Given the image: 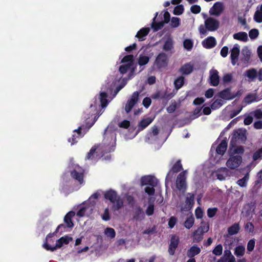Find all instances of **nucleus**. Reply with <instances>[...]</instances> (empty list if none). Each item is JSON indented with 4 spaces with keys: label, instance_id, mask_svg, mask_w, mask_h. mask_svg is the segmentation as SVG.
I'll list each match as a JSON object with an SVG mask.
<instances>
[{
    "label": "nucleus",
    "instance_id": "obj_48",
    "mask_svg": "<svg viewBox=\"0 0 262 262\" xmlns=\"http://www.w3.org/2000/svg\"><path fill=\"white\" fill-rule=\"evenodd\" d=\"M253 19L257 23H262V12L259 10L258 7L257 8Z\"/></svg>",
    "mask_w": 262,
    "mask_h": 262
},
{
    "label": "nucleus",
    "instance_id": "obj_29",
    "mask_svg": "<svg viewBox=\"0 0 262 262\" xmlns=\"http://www.w3.org/2000/svg\"><path fill=\"white\" fill-rule=\"evenodd\" d=\"M75 215L74 211H70L68 212L64 218V223L66 224L68 227H72L74 225L71 221V219Z\"/></svg>",
    "mask_w": 262,
    "mask_h": 262
},
{
    "label": "nucleus",
    "instance_id": "obj_1",
    "mask_svg": "<svg viewBox=\"0 0 262 262\" xmlns=\"http://www.w3.org/2000/svg\"><path fill=\"white\" fill-rule=\"evenodd\" d=\"M106 91L101 92L98 98H95L93 103L90 105V109L93 112L91 115H89L86 118L85 125H82L79 126L77 129H75L72 138L68 139V142L73 145L77 142V139L82 137L88 130L93 125L97 118L96 116L92 117L97 113L98 111L101 107H105L108 102L107 99V94L111 93L114 89L116 82H113L111 84L107 83Z\"/></svg>",
    "mask_w": 262,
    "mask_h": 262
},
{
    "label": "nucleus",
    "instance_id": "obj_5",
    "mask_svg": "<svg viewBox=\"0 0 262 262\" xmlns=\"http://www.w3.org/2000/svg\"><path fill=\"white\" fill-rule=\"evenodd\" d=\"M104 195L105 199L109 200L112 204L114 210H118L123 206V201L115 191L110 190L105 192Z\"/></svg>",
    "mask_w": 262,
    "mask_h": 262
},
{
    "label": "nucleus",
    "instance_id": "obj_10",
    "mask_svg": "<svg viewBox=\"0 0 262 262\" xmlns=\"http://www.w3.org/2000/svg\"><path fill=\"white\" fill-rule=\"evenodd\" d=\"M242 161L243 159L241 156L231 154L226 162V166L230 169H235L239 166Z\"/></svg>",
    "mask_w": 262,
    "mask_h": 262
},
{
    "label": "nucleus",
    "instance_id": "obj_47",
    "mask_svg": "<svg viewBox=\"0 0 262 262\" xmlns=\"http://www.w3.org/2000/svg\"><path fill=\"white\" fill-rule=\"evenodd\" d=\"M244 151V148L241 146L236 147L234 149L230 148L231 154L234 155H239V154H242Z\"/></svg>",
    "mask_w": 262,
    "mask_h": 262
},
{
    "label": "nucleus",
    "instance_id": "obj_21",
    "mask_svg": "<svg viewBox=\"0 0 262 262\" xmlns=\"http://www.w3.org/2000/svg\"><path fill=\"white\" fill-rule=\"evenodd\" d=\"M239 54V46L237 44H235L231 51V60L232 64L235 66L237 61L238 57Z\"/></svg>",
    "mask_w": 262,
    "mask_h": 262
},
{
    "label": "nucleus",
    "instance_id": "obj_12",
    "mask_svg": "<svg viewBox=\"0 0 262 262\" xmlns=\"http://www.w3.org/2000/svg\"><path fill=\"white\" fill-rule=\"evenodd\" d=\"M139 95V92L136 91L134 92L128 98L125 106V111L127 113L130 112L133 107L138 102Z\"/></svg>",
    "mask_w": 262,
    "mask_h": 262
},
{
    "label": "nucleus",
    "instance_id": "obj_44",
    "mask_svg": "<svg viewBox=\"0 0 262 262\" xmlns=\"http://www.w3.org/2000/svg\"><path fill=\"white\" fill-rule=\"evenodd\" d=\"M149 60V57L144 55H140L138 59V63L140 66H144L147 64Z\"/></svg>",
    "mask_w": 262,
    "mask_h": 262
},
{
    "label": "nucleus",
    "instance_id": "obj_27",
    "mask_svg": "<svg viewBox=\"0 0 262 262\" xmlns=\"http://www.w3.org/2000/svg\"><path fill=\"white\" fill-rule=\"evenodd\" d=\"M149 31V28H143L138 32L136 37L138 38L140 41L144 40L145 37L147 35Z\"/></svg>",
    "mask_w": 262,
    "mask_h": 262
},
{
    "label": "nucleus",
    "instance_id": "obj_39",
    "mask_svg": "<svg viewBox=\"0 0 262 262\" xmlns=\"http://www.w3.org/2000/svg\"><path fill=\"white\" fill-rule=\"evenodd\" d=\"M153 99H167L169 97L167 96L164 91H159L154 94L152 96Z\"/></svg>",
    "mask_w": 262,
    "mask_h": 262
},
{
    "label": "nucleus",
    "instance_id": "obj_13",
    "mask_svg": "<svg viewBox=\"0 0 262 262\" xmlns=\"http://www.w3.org/2000/svg\"><path fill=\"white\" fill-rule=\"evenodd\" d=\"M227 142L226 140H223L221 143L217 146L216 149V152L218 155L216 156L214 160V163H219L220 161L222 159V156L225 153L227 149Z\"/></svg>",
    "mask_w": 262,
    "mask_h": 262
},
{
    "label": "nucleus",
    "instance_id": "obj_38",
    "mask_svg": "<svg viewBox=\"0 0 262 262\" xmlns=\"http://www.w3.org/2000/svg\"><path fill=\"white\" fill-rule=\"evenodd\" d=\"M194 223V218L192 215L188 217L184 223V227L187 229H190Z\"/></svg>",
    "mask_w": 262,
    "mask_h": 262
},
{
    "label": "nucleus",
    "instance_id": "obj_32",
    "mask_svg": "<svg viewBox=\"0 0 262 262\" xmlns=\"http://www.w3.org/2000/svg\"><path fill=\"white\" fill-rule=\"evenodd\" d=\"M203 233L199 228L195 230L192 233V237L194 242H199L202 240L203 238Z\"/></svg>",
    "mask_w": 262,
    "mask_h": 262
},
{
    "label": "nucleus",
    "instance_id": "obj_30",
    "mask_svg": "<svg viewBox=\"0 0 262 262\" xmlns=\"http://www.w3.org/2000/svg\"><path fill=\"white\" fill-rule=\"evenodd\" d=\"M173 48V40L170 37H168L163 47V49L165 51H170Z\"/></svg>",
    "mask_w": 262,
    "mask_h": 262
},
{
    "label": "nucleus",
    "instance_id": "obj_57",
    "mask_svg": "<svg viewBox=\"0 0 262 262\" xmlns=\"http://www.w3.org/2000/svg\"><path fill=\"white\" fill-rule=\"evenodd\" d=\"M154 205L152 203H150L146 210V214L148 215H151L154 213Z\"/></svg>",
    "mask_w": 262,
    "mask_h": 262
},
{
    "label": "nucleus",
    "instance_id": "obj_58",
    "mask_svg": "<svg viewBox=\"0 0 262 262\" xmlns=\"http://www.w3.org/2000/svg\"><path fill=\"white\" fill-rule=\"evenodd\" d=\"M243 107L241 105L238 106L236 110L231 111L229 114L230 117L232 118L238 115L242 110Z\"/></svg>",
    "mask_w": 262,
    "mask_h": 262
},
{
    "label": "nucleus",
    "instance_id": "obj_49",
    "mask_svg": "<svg viewBox=\"0 0 262 262\" xmlns=\"http://www.w3.org/2000/svg\"><path fill=\"white\" fill-rule=\"evenodd\" d=\"M178 107V104L176 101H173L170 105L167 107V112L168 113H172L175 111L176 108Z\"/></svg>",
    "mask_w": 262,
    "mask_h": 262
},
{
    "label": "nucleus",
    "instance_id": "obj_37",
    "mask_svg": "<svg viewBox=\"0 0 262 262\" xmlns=\"http://www.w3.org/2000/svg\"><path fill=\"white\" fill-rule=\"evenodd\" d=\"M157 15H158V12H157L156 13V16L153 18V19H152L153 22L151 24V28L154 29V31H157L161 29L164 26V24H165L163 22H159L158 23H155V19L156 18Z\"/></svg>",
    "mask_w": 262,
    "mask_h": 262
},
{
    "label": "nucleus",
    "instance_id": "obj_41",
    "mask_svg": "<svg viewBox=\"0 0 262 262\" xmlns=\"http://www.w3.org/2000/svg\"><path fill=\"white\" fill-rule=\"evenodd\" d=\"M249 179V174L247 173L243 178L238 180L236 183L239 186L246 187L247 186V183Z\"/></svg>",
    "mask_w": 262,
    "mask_h": 262
},
{
    "label": "nucleus",
    "instance_id": "obj_46",
    "mask_svg": "<svg viewBox=\"0 0 262 262\" xmlns=\"http://www.w3.org/2000/svg\"><path fill=\"white\" fill-rule=\"evenodd\" d=\"M169 22L172 28H177L180 25V19L177 17H172Z\"/></svg>",
    "mask_w": 262,
    "mask_h": 262
},
{
    "label": "nucleus",
    "instance_id": "obj_35",
    "mask_svg": "<svg viewBox=\"0 0 262 262\" xmlns=\"http://www.w3.org/2000/svg\"><path fill=\"white\" fill-rule=\"evenodd\" d=\"M245 75L247 76L250 81H252L257 76V71L254 69H250L246 71Z\"/></svg>",
    "mask_w": 262,
    "mask_h": 262
},
{
    "label": "nucleus",
    "instance_id": "obj_19",
    "mask_svg": "<svg viewBox=\"0 0 262 262\" xmlns=\"http://www.w3.org/2000/svg\"><path fill=\"white\" fill-rule=\"evenodd\" d=\"M238 92H231L229 89H225L219 93V96L224 100H229L234 99L238 95Z\"/></svg>",
    "mask_w": 262,
    "mask_h": 262
},
{
    "label": "nucleus",
    "instance_id": "obj_52",
    "mask_svg": "<svg viewBox=\"0 0 262 262\" xmlns=\"http://www.w3.org/2000/svg\"><path fill=\"white\" fill-rule=\"evenodd\" d=\"M203 233L207 232L209 230V225L208 223L202 222L201 226L198 228Z\"/></svg>",
    "mask_w": 262,
    "mask_h": 262
},
{
    "label": "nucleus",
    "instance_id": "obj_9",
    "mask_svg": "<svg viewBox=\"0 0 262 262\" xmlns=\"http://www.w3.org/2000/svg\"><path fill=\"white\" fill-rule=\"evenodd\" d=\"M72 238L68 236L61 237L60 238L56 241L55 246H49L47 243H44L43 247L47 250L54 251L57 248H61L64 244H68Z\"/></svg>",
    "mask_w": 262,
    "mask_h": 262
},
{
    "label": "nucleus",
    "instance_id": "obj_34",
    "mask_svg": "<svg viewBox=\"0 0 262 262\" xmlns=\"http://www.w3.org/2000/svg\"><path fill=\"white\" fill-rule=\"evenodd\" d=\"M104 235L110 239L114 238L116 236V232L115 230L110 227H107L104 231Z\"/></svg>",
    "mask_w": 262,
    "mask_h": 262
},
{
    "label": "nucleus",
    "instance_id": "obj_64",
    "mask_svg": "<svg viewBox=\"0 0 262 262\" xmlns=\"http://www.w3.org/2000/svg\"><path fill=\"white\" fill-rule=\"evenodd\" d=\"M195 215L197 219H201L203 216V212L201 208L198 207L195 211Z\"/></svg>",
    "mask_w": 262,
    "mask_h": 262
},
{
    "label": "nucleus",
    "instance_id": "obj_56",
    "mask_svg": "<svg viewBox=\"0 0 262 262\" xmlns=\"http://www.w3.org/2000/svg\"><path fill=\"white\" fill-rule=\"evenodd\" d=\"M255 242L254 239H250L247 244V250L248 252H251L253 250L255 247Z\"/></svg>",
    "mask_w": 262,
    "mask_h": 262
},
{
    "label": "nucleus",
    "instance_id": "obj_25",
    "mask_svg": "<svg viewBox=\"0 0 262 262\" xmlns=\"http://www.w3.org/2000/svg\"><path fill=\"white\" fill-rule=\"evenodd\" d=\"M154 117H146L142 119L138 124V130H142L147 127L154 120Z\"/></svg>",
    "mask_w": 262,
    "mask_h": 262
},
{
    "label": "nucleus",
    "instance_id": "obj_63",
    "mask_svg": "<svg viewBox=\"0 0 262 262\" xmlns=\"http://www.w3.org/2000/svg\"><path fill=\"white\" fill-rule=\"evenodd\" d=\"M262 157V148L255 151L253 155V159L256 160Z\"/></svg>",
    "mask_w": 262,
    "mask_h": 262
},
{
    "label": "nucleus",
    "instance_id": "obj_2",
    "mask_svg": "<svg viewBox=\"0 0 262 262\" xmlns=\"http://www.w3.org/2000/svg\"><path fill=\"white\" fill-rule=\"evenodd\" d=\"M116 128L112 124H110L104 131L103 139L101 145L96 148L92 147L88 153L86 159L93 160L96 150L97 152L107 153L114 150L116 145Z\"/></svg>",
    "mask_w": 262,
    "mask_h": 262
},
{
    "label": "nucleus",
    "instance_id": "obj_28",
    "mask_svg": "<svg viewBox=\"0 0 262 262\" xmlns=\"http://www.w3.org/2000/svg\"><path fill=\"white\" fill-rule=\"evenodd\" d=\"M201 248L197 245L192 246L187 252V256L190 258H193L201 252Z\"/></svg>",
    "mask_w": 262,
    "mask_h": 262
},
{
    "label": "nucleus",
    "instance_id": "obj_45",
    "mask_svg": "<svg viewBox=\"0 0 262 262\" xmlns=\"http://www.w3.org/2000/svg\"><path fill=\"white\" fill-rule=\"evenodd\" d=\"M145 214L143 211L141 209H138L135 212L134 216V219L137 221H141L144 219Z\"/></svg>",
    "mask_w": 262,
    "mask_h": 262
},
{
    "label": "nucleus",
    "instance_id": "obj_33",
    "mask_svg": "<svg viewBox=\"0 0 262 262\" xmlns=\"http://www.w3.org/2000/svg\"><path fill=\"white\" fill-rule=\"evenodd\" d=\"M234 254L238 257H242L245 253V247L243 245H238L234 249Z\"/></svg>",
    "mask_w": 262,
    "mask_h": 262
},
{
    "label": "nucleus",
    "instance_id": "obj_11",
    "mask_svg": "<svg viewBox=\"0 0 262 262\" xmlns=\"http://www.w3.org/2000/svg\"><path fill=\"white\" fill-rule=\"evenodd\" d=\"M187 174V170H185L180 173L177 177L176 185L177 188L182 192H184L186 190V176Z\"/></svg>",
    "mask_w": 262,
    "mask_h": 262
},
{
    "label": "nucleus",
    "instance_id": "obj_16",
    "mask_svg": "<svg viewBox=\"0 0 262 262\" xmlns=\"http://www.w3.org/2000/svg\"><path fill=\"white\" fill-rule=\"evenodd\" d=\"M246 139V131L242 129L235 130L233 132V136L231 140V144H233L235 141L244 142Z\"/></svg>",
    "mask_w": 262,
    "mask_h": 262
},
{
    "label": "nucleus",
    "instance_id": "obj_4",
    "mask_svg": "<svg viewBox=\"0 0 262 262\" xmlns=\"http://www.w3.org/2000/svg\"><path fill=\"white\" fill-rule=\"evenodd\" d=\"M158 181L153 176H145L141 179V184L142 185H145V191L149 195L152 196L155 193V187L158 185Z\"/></svg>",
    "mask_w": 262,
    "mask_h": 262
},
{
    "label": "nucleus",
    "instance_id": "obj_26",
    "mask_svg": "<svg viewBox=\"0 0 262 262\" xmlns=\"http://www.w3.org/2000/svg\"><path fill=\"white\" fill-rule=\"evenodd\" d=\"M229 170L226 167H222L218 169L215 173L217 179L220 180H224L228 176Z\"/></svg>",
    "mask_w": 262,
    "mask_h": 262
},
{
    "label": "nucleus",
    "instance_id": "obj_60",
    "mask_svg": "<svg viewBox=\"0 0 262 262\" xmlns=\"http://www.w3.org/2000/svg\"><path fill=\"white\" fill-rule=\"evenodd\" d=\"M191 12L194 14H198L200 12L201 10V7L199 5H192L190 8Z\"/></svg>",
    "mask_w": 262,
    "mask_h": 262
},
{
    "label": "nucleus",
    "instance_id": "obj_15",
    "mask_svg": "<svg viewBox=\"0 0 262 262\" xmlns=\"http://www.w3.org/2000/svg\"><path fill=\"white\" fill-rule=\"evenodd\" d=\"M224 10V4L221 2H217L210 9L209 13L211 15L219 16L223 13Z\"/></svg>",
    "mask_w": 262,
    "mask_h": 262
},
{
    "label": "nucleus",
    "instance_id": "obj_40",
    "mask_svg": "<svg viewBox=\"0 0 262 262\" xmlns=\"http://www.w3.org/2000/svg\"><path fill=\"white\" fill-rule=\"evenodd\" d=\"M184 78L183 76H179L178 77L174 82L175 88L178 90L184 85Z\"/></svg>",
    "mask_w": 262,
    "mask_h": 262
},
{
    "label": "nucleus",
    "instance_id": "obj_55",
    "mask_svg": "<svg viewBox=\"0 0 262 262\" xmlns=\"http://www.w3.org/2000/svg\"><path fill=\"white\" fill-rule=\"evenodd\" d=\"M256 100V96L254 94H250L248 95L245 98V101L247 103H250Z\"/></svg>",
    "mask_w": 262,
    "mask_h": 262
},
{
    "label": "nucleus",
    "instance_id": "obj_51",
    "mask_svg": "<svg viewBox=\"0 0 262 262\" xmlns=\"http://www.w3.org/2000/svg\"><path fill=\"white\" fill-rule=\"evenodd\" d=\"M193 41L191 39H185L183 42V45L185 49L189 51L193 47Z\"/></svg>",
    "mask_w": 262,
    "mask_h": 262
},
{
    "label": "nucleus",
    "instance_id": "obj_6",
    "mask_svg": "<svg viewBox=\"0 0 262 262\" xmlns=\"http://www.w3.org/2000/svg\"><path fill=\"white\" fill-rule=\"evenodd\" d=\"M122 64L119 68V72L121 74L126 73L127 71L134 70V56L128 55L124 56L121 60Z\"/></svg>",
    "mask_w": 262,
    "mask_h": 262
},
{
    "label": "nucleus",
    "instance_id": "obj_43",
    "mask_svg": "<svg viewBox=\"0 0 262 262\" xmlns=\"http://www.w3.org/2000/svg\"><path fill=\"white\" fill-rule=\"evenodd\" d=\"M159 133V129L156 126H154L152 127V132L148 134L147 138L148 140L155 139V137L158 135Z\"/></svg>",
    "mask_w": 262,
    "mask_h": 262
},
{
    "label": "nucleus",
    "instance_id": "obj_23",
    "mask_svg": "<svg viewBox=\"0 0 262 262\" xmlns=\"http://www.w3.org/2000/svg\"><path fill=\"white\" fill-rule=\"evenodd\" d=\"M193 67L194 66L192 63H187L181 67L179 71L183 75H188L192 72L193 70Z\"/></svg>",
    "mask_w": 262,
    "mask_h": 262
},
{
    "label": "nucleus",
    "instance_id": "obj_42",
    "mask_svg": "<svg viewBox=\"0 0 262 262\" xmlns=\"http://www.w3.org/2000/svg\"><path fill=\"white\" fill-rule=\"evenodd\" d=\"M224 102L222 99H217L212 103L211 107L212 110L218 109L224 104Z\"/></svg>",
    "mask_w": 262,
    "mask_h": 262
},
{
    "label": "nucleus",
    "instance_id": "obj_61",
    "mask_svg": "<svg viewBox=\"0 0 262 262\" xmlns=\"http://www.w3.org/2000/svg\"><path fill=\"white\" fill-rule=\"evenodd\" d=\"M232 79V75L231 74L227 73L224 75L222 80L224 83H229L231 81Z\"/></svg>",
    "mask_w": 262,
    "mask_h": 262
},
{
    "label": "nucleus",
    "instance_id": "obj_53",
    "mask_svg": "<svg viewBox=\"0 0 262 262\" xmlns=\"http://www.w3.org/2000/svg\"><path fill=\"white\" fill-rule=\"evenodd\" d=\"M222 252L223 247L221 244L217 245L212 251L213 253L216 256L221 255L222 254Z\"/></svg>",
    "mask_w": 262,
    "mask_h": 262
},
{
    "label": "nucleus",
    "instance_id": "obj_62",
    "mask_svg": "<svg viewBox=\"0 0 262 262\" xmlns=\"http://www.w3.org/2000/svg\"><path fill=\"white\" fill-rule=\"evenodd\" d=\"M217 211V208H209L207 210V215L208 217H213Z\"/></svg>",
    "mask_w": 262,
    "mask_h": 262
},
{
    "label": "nucleus",
    "instance_id": "obj_31",
    "mask_svg": "<svg viewBox=\"0 0 262 262\" xmlns=\"http://www.w3.org/2000/svg\"><path fill=\"white\" fill-rule=\"evenodd\" d=\"M234 39L246 42L248 40V37L247 33L245 32H239L233 34Z\"/></svg>",
    "mask_w": 262,
    "mask_h": 262
},
{
    "label": "nucleus",
    "instance_id": "obj_22",
    "mask_svg": "<svg viewBox=\"0 0 262 262\" xmlns=\"http://www.w3.org/2000/svg\"><path fill=\"white\" fill-rule=\"evenodd\" d=\"M179 243V237L176 235H172L171 240L170 243L169 247V253L170 255H172L174 254L175 250L178 246Z\"/></svg>",
    "mask_w": 262,
    "mask_h": 262
},
{
    "label": "nucleus",
    "instance_id": "obj_54",
    "mask_svg": "<svg viewBox=\"0 0 262 262\" xmlns=\"http://www.w3.org/2000/svg\"><path fill=\"white\" fill-rule=\"evenodd\" d=\"M259 34L258 30L256 29H253L249 32V35L251 39H254L256 38Z\"/></svg>",
    "mask_w": 262,
    "mask_h": 262
},
{
    "label": "nucleus",
    "instance_id": "obj_8",
    "mask_svg": "<svg viewBox=\"0 0 262 262\" xmlns=\"http://www.w3.org/2000/svg\"><path fill=\"white\" fill-rule=\"evenodd\" d=\"M194 205V194L188 193L186 195L184 202H181L178 206L182 212H187L190 210Z\"/></svg>",
    "mask_w": 262,
    "mask_h": 262
},
{
    "label": "nucleus",
    "instance_id": "obj_3",
    "mask_svg": "<svg viewBox=\"0 0 262 262\" xmlns=\"http://www.w3.org/2000/svg\"><path fill=\"white\" fill-rule=\"evenodd\" d=\"M205 18L204 21L205 26L201 25L199 28V31L201 35H206L207 31H215L217 30L220 26L219 21L212 17H206V14H203Z\"/></svg>",
    "mask_w": 262,
    "mask_h": 262
},
{
    "label": "nucleus",
    "instance_id": "obj_17",
    "mask_svg": "<svg viewBox=\"0 0 262 262\" xmlns=\"http://www.w3.org/2000/svg\"><path fill=\"white\" fill-rule=\"evenodd\" d=\"M219 74V72L214 69L210 70L209 79L211 85L216 86L219 85L220 82Z\"/></svg>",
    "mask_w": 262,
    "mask_h": 262
},
{
    "label": "nucleus",
    "instance_id": "obj_24",
    "mask_svg": "<svg viewBox=\"0 0 262 262\" xmlns=\"http://www.w3.org/2000/svg\"><path fill=\"white\" fill-rule=\"evenodd\" d=\"M216 40L214 37L210 36L203 40L202 45L206 49H211L216 45Z\"/></svg>",
    "mask_w": 262,
    "mask_h": 262
},
{
    "label": "nucleus",
    "instance_id": "obj_59",
    "mask_svg": "<svg viewBox=\"0 0 262 262\" xmlns=\"http://www.w3.org/2000/svg\"><path fill=\"white\" fill-rule=\"evenodd\" d=\"M184 8L182 5L176 6L173 10V13L175 15H180L183 13Z\"/></svg>",
    "mask_w": 262,
    "mask_h": 262
},
{
    "label": "nucleus",
    "instance_id": "obj_18",
    "mask_svg": "<svg viewBox=\"0 0 262 262\" xmlns=\"http://www.w3.org/2000/svg\"><path fill=\"white\" fill-rule=\"evenodd\" d=\"M92 206H89L85 203H82L79 206V210L77 212V215L79 217L88 216L92 212Z\"/></svg>",
    "mask_w": 262,
    "mask_h": 262
},
{
    "label": "nucleus",
    "instance_id": "obj_7",
    "mask_svg": "<svg viewBox=\"0 0 262 262\" xmlns=\"http://www.w3.org/2000/svg\"><path fill=\"white\" fill-rule=\"evenodd\" d=\"M71 176L78 181L80 184L83 182L84 170L79 165L71 163L70 166Z\"/></svg>",
    "mask_w": 262,
    "mask_h": 262
},
{
    "label": "nucleus",
    "instance_id": "obj_50",
    "mask_svg": "<svg viewBox=\"0 0 262 262\" xmlns=\"http://www.w3.org/2000/svg\"><path fill=\"white\" fill-rule=\"evenodd\" d=\"M251 52L247 49H244L242 50V54L244 56V60L246 62H248L250 58Z\"/></svg>",
    "mask_w": 262,
    "mask_h": 262
},
{
    "label": "nucleus",
    "instance_id": "obj_36",
    "mask_svg": "<svg viewBox=\"0 0 262 262\" xmlns=\"http://www.w3.org/2000/svg\"><path fill=\"white\" fill-rule=\"evenodd\" d=\"M239 225L237 223L233 224L232 226L228 228V232L230 235L237 234L239 230Z\"/></svg>",
    "mask_w": 262,
    "mask_h": 262
},
{
    "label": "nucleus",
    "instance_id": "obj_14",
    "mask_svg": "<svg viewBox=\"0 0 262 262\" xmlns=\"http://www.w3.org/2000/svg\"><path fill=\"white\" fill-rule=\"evenodd\" d=\"M168 59L165 53H161L157 56L154 66L158 69L165 68L168 64Z\"/></svg>",
    "mask_w": 262,
    "mask_h": 262
},
{
    "label": "nucleus",
    "instance_id": "obj_20",
    "mask_svg": "<svg viewBox=\"0 0 262 262\" xmlns=\"http://www.w3.org/2000/svg\"><path fill=\"white\" fill-rule=\"evenodd\" d=\"M182 169V165L180 161H178L173 166L172 169L168 172L166 178V183L168 180H170L174 173L178 172Z\"/></svg>",
    "mask_w": 262,
    "mask_h": 262
}]
</instances>
